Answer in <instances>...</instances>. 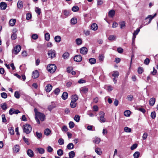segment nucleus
Segmentation results:
<instances>
[{"mask_svg":"<svg viewBox=\"0 0 158 158\" xmlns=\"http://www.w3.org/2000/svg\"><path fill=\"white\" fill-rule=\"evenodd\" d=\"M140 153L139 152H136L133 154L134 158H138L139 156Z\"/></svg>","mask_w":158,"mask_h":158,"instance_id":"obj_43","label":"nucleus"},{"mask_svg":"<svg viewBox=\"0 0 158 158\" xmlns=\"http://www.w3.org/2000/svg\"><path fill=\"white\" fill-rule=\"evenodd\" d=\"M69 53L67 52H66L63 54L62 56L64 59H67L69 57Z\"/></svg>","mask_w":158,"mask_h":158,"instance_id":"obj_47","label":"nucleus"},{"mask_svg":"<svg viewBox=\"0 0 158 158\" xmlns=\"http://www.w3.org/2000/svg\"><path fill=\"white\" fill-rule=\"evenodd\" d=\"M89 60L90 63L91 64H94L96 62V59L94 58H90L89 59Z\"/></svg>","mask_w":158,"mask_h":158,"instance_id":"obj_31","label":"nucleus"},{"mask_svg":"<svg viewBox=\"0 0 158 158\" xmlns=\"http://www.w3.org/2000/svg\"><path fill=\"white\" fill-rule=\"evenodd\" d=\"M52 86L51 85H48L45 87L46 91L47 92H49L52 90Z\"/></svg>","mask_w":158,"mask_h":158,"instance_id":"obj_16","label":"nucleus"},{"mask_svg":"<svg viewBox=\"0 0 158 158\" xmlns=\"http://www.w3.org/2000/svg\"><path fill=\"white\" fill-rule=\"evenodd\" d=\"M119 75V73L117 71H114L112 72V75L114 78H117Z\"/></svg>","mask_w":158,"mask_h":158,"instance_id":"obj_13","label":"nucleus"},{"mask_svg":"<svg viewBox=\"0 0 158 158\" xmlns=\"http://www.w3.org/2000/svg\"><path fill=\"white\" fill-rule=\"evenodd\" d=\"M61 38L60 36L59 35L56 36L54 38V40L55 42L59 43L61 41Z\"/></svg>","mask_w":158,"mask_h":158,"instance_id":"obj_21","label":"nucleus"},{"mask_svg":"<svg viewBox=\"0 0 158 158\" xmlns=\"http://www.w3.org/2000/svg\"><path fill=\"white\" fill-rule=\"evenodd\" d=\"M27 153V155L30 157H32L34 156V152L31 149H28Z\"/></svg>","mask_w":158,"mask_h":158,"instance_id":"obj_9","label":"nucleus"},{"mask_svg":"<svg viewBox=\"0 0 158 158\" xmlns=\"http://www.w3.org/2000/svg\"><path fill=\"white\" fill-rule=\"evenodd\" d=\"M127 99L128 101H131L133 99V96L132 95H128L127 96Z\"/></svg>","mask_w":158,"mask_h":158,"instance_id":"obj_40","label":"nucleus"},{"mask_svg":"<svg viewBox=\"0 0 158 158\" xmlns=\"http://www.w3.org/2000/svg\"><path fill=\"white\" fill-rule=\"evenodd\" d=\"M71 23L72 24H75L77 23V19L76 18H73L71 19Z\"/></svg>","mask_w":158,"mask_h":158,"instance_id":"obj_25","label":"nucleus"},{"mask_svg":"<svg viewBox=\"0 0 158 158\" xmlns=\"http://www.w3.org/2000/svg\"><path fill=\"white\" fill-rule=\"evenodd\" d=\"M48 55L49 58H52L56 56V51L53 50H50L48 51Z\"/></svg>","mask_w":158,"mask_h":158,"instance_id":"obj_4","label":"nucleus"},{"mask_svg":"<svg viewBox=\"0 0 158 158\" xmlns=\"http://www.w3.org/2000/svg\"><path fill=\"white\" fill-rule=\"evenodd\" d=\"M80 91L83 93H85L88 91V89L85 87H82L80 88Z\"/></svg>","mask_w":158,"mask_h":158,"instance_id":"obj_27","label":"nucleus"},{"mask_svg":"<svg viewBox=\"0 0 158 158\" xmlns=\"http://www.w3.org/2000/svg\"><path fill=\"white\" fill-rule=\"evenodd\" d=\"M53 92L56 95H57L60 92V90L59 88H57Z\"/></svg>","mask_w":158,"mask_h":158,"instance_id":"obj_61","label":"nucleus"},{"mask_svg":"<svg viewBox=\"0 0 158 158\" xmlns=\"http://www.w3.org/2000/svg\"><path fill=\"white\" fill-rule=\"evenodd\" d=\"M35 11L37 13L38 15H40L41 13V9L40 8L38 7H36L35 8Z\"/></svg>","mask_w":158,"mask_h":158,"instance_id":"obj_44","label":"nucleus"},{"mask_svg":"<svg viewBox=\"0 0 158 158\" xmlns=\"http://www.w3.org/2000/svg\"><path fill=\"white\" fill-rule=\"evenodd\" d=\"M7 7L6 4L4 2H2L0 3V7L1 9L3 10H5Z\"/></svg>","mask_w":158,"mask_h":158,"instance_id":"obj_10","label":"nucleus"},{"mask_svg":"<svg viewBox=\"0 0 158 158\" xmlns=\"http://www.w3.org/2000/svg\"><path fill=\"white\" fill-rule=\"evenodd\" d=\"M76 102L71 101L70 105L72 108H74L76 106Z\"/></svg>","mask_w":158,"mask_h":158,"instance_id":"obj_41","label":"nucleus"},{"mask_svg":"<svg viewBox=\"0 0 158 158\" xmlns=\"http://www.w3.org/2000/svg\"><path fill=\"white\" fill-rule=\"evenodd\" d=\"M13 150L14 152L17 153L19 151V146L18 145H15L13 148Z\"/></svg>","mask_w":158,"mask_h":158,"instance_id":"obj_14","label":"nucleus"},{"mask_svg":"<svg viewBox=\"0 0 158 158\" xmlns=\"http://www.w3.org/2000/svg\"><path fill=\"white\" fill-rule=\"evenodd\" d=\"M21 47L20 45H17L14 47L12 50V52L15 54H17L20 51Z\"/></svg>","mask_w":158,"mask_h":158,"instance_id":"obj_3","label":"nucleus"},{"mask_svg":"<svg viewBox=\"0 0 158 158\" xmlns=\"http://www.w3.org/2000/svg\"><path fill=\"white\" fill-rule=\"evenodd\" d=\"M79 10V8L78 6H73L72 8V10L74 12L77 11Z\"/></svg>","mask_w":158,"mask_h":158,"instance_id":"obj_42","label":"nucleus"},{"mask_svg":"<svg viewBox=\"0 0 158 158\" xmlns=\"http://www.w3.org/2000/svg\"><path fill=\"white\" fill-rule=\"evenodd\" d=\"M116 39V36L114 35H110L108 37V40H115Z\"/></svg>","mask_w":158,"mask_h":158,"instance_id":"obj_35","label":"nucleus"},{"mask_svg":"<svg viewBox=\"0 0 158 158\" xmlns=\"http://www.w3.org/2000/svg\"><path fill=\"white\" fill-rule=\"evenodd\" d=\"M88 49L85 47H83L80 49V53L83 55H85L87 53Z\"/></svg>","mask_w":158,"mask_h":158,"instance_id":"obj_8","label":"nucleus"},{"mask_svg":"<svg viewBox=\"0 0 158 158\" xmlns=\"http://www.w3.org/2000/svg\"><path fill=\"white\" fill-rule=\"evenodd\" d=\"M2 122L3 123H5L6 122V118L5 115L4 114L2 115Z\"/></svg>","mask_w":158,"mask_h":158,"instance_id":"obj_62","label":"nucleus"},{"mask_svg":"<svg viewBox=\"0 0 158 158\" xmlns=\"http://www.w3.org/2000/svg\"><path fill=\"white\" fill-rule=\"evenodd\" d=\"M95 152L98 155H101L102 154L101 149L98 148H97L95 149Z\"/></svg>","mask_w":158,"mask_h":158,"instance_id":"obj_24","label":"nucleus"},{"mask_svg":"<svg viewBox=\"0 0 158 158\" xmlns=\"http://www.w3.org/2000/svg\"><path fill=\"white\" fill-rule=\"evenodd\" d=\"M36 135L37 138L38 139L41 138L42 136L41 133L40 132H36Z\"/></svg>","mask_w":158,"mask_h":158,"instance_id":"obj_53","label":"nucleus"},{"mask_svg":"<svg viewBox=\"0 0 158 158\" xmlns=\"http://www.w3.org/2000/svg\"><path fill=\"white\" fill-rule=\"evenodd\" d=\"M74 119L77 122H79L80 120V117L78 115H76L74 118Z\"/></svg>","mask_w":158,"mask_h":158,"instance_id":"obj_34","label":"nucleus"},{"mask_svg":"<svg viewBox=\"0 0 158 158\" xmlns=\"http://www.w3.org/2000/svg\"><path fill=\"white\" fill-rule=\"evenodd\" d=\"M136 35H134L133 34V37H132V45L133 46H135V38L136 37Z\"/></svg>","mask_w":158,"mask_h":158,"instance_id":"obj_45","label":"nucleus"},{"mask_svg":"<svg viewBox=\"0 0 158 158\" xmlns=\"http://www.w3.org/2000/svg\"><path fill=\"white\" fill-rule=\"evenodd\" d=\"M108 14L109 17L112 18L114 15L115 11L114 10H111L109 12Z\"/></svg>","mask_w":158,"mask_h":158,"instance_id":"obj_17","label":"nucleus"},{"mask_svg":"<svg viewBox=\"0 0 158 158\" xmlns=\"http://www.w3.org/2000/svg\"><path fill=\"white\" fill-rule=\"evenodd\" d=\"M104 58V56L103 55L99 56L98 57L99 59L101 61H102L103 60Z\"/></svg>","mask_w":158,"mask_h":158,"instance_id":"obj_63","label":"nucleus"},{"mask_svg":"<svg viewBox=\"0 0 158 158\" xmlns=\"http://www.w3.org/2000/svg\"><path fill=\"white\" fill-rule=\"evenodd\" d=\"M16 23V20L15 19H10L9 22V23L10 25L11 26H13Z\"/></svg>","mask_w":158,"mask_h":158,"instance_id":"obj_19","label":"nucleus"},{"mask_svg":"<svg viewBox=\"0 0 158 158\" xmlns=\"http://www.w3.org/2000/svg\"><path fill=\"white\" fill-rule=\"evenodd\" d=\"M76 43L78 45H80L82 43V40L80 38H77L76 40Z\"/></svg>","mask_w":158,"mask_h":158,"instance_id":"obj_28","label":"nucleus"},{"mask_svg":"<svg viewBox=\"0 0 158 158\" xmlns=\"http://www.w3.org/2000/svg\"><path fill=\"white\" fill-rule=\"evenodd\" d=\"M150 61V60L149 59L147 58H146L144 60V63L146 65H148Z\"/></svg>","mask_w":158,"mask_h":158,"instance_id":"obj_58","label":"nucleus"},{"mask_svg":"<svg viewBox=\"0 0 158 158\" xmlns=\"http://www.w3.org/2000/svg\"><path fill=\"white\" fill-rule=\"evenodd\" d=\"M143 72V69L142 68L139 67V68L138 70V73L139 74H141Z\"/></svg>","mask_w":158,"mask_h":158,"instance_id":"obj_60","label":"nucleus"},{"mask_svg":"<svg viewBox=\"0 0 158 158\" xmlns=\"http://www.w3.org/2000/svg\"><path fill=\"white\" fill-rule=\"evenodd\" d=\"M74 145L73 143H69L67 146V148L69 150L73 148Z\"/></svg>","mask_w":158,"mask_h":158,"instance_id":"obj_29","label":"nucleus"},{"mask_svg":"<svg viewBox=\"0 0 158 158\" xmlns=\"http://www.w3.org/2000/svg\"><path fill=\"white\" fill-rule=\"evenodd\" d=\"M151 116L152 118H154L156 117V113L155 111L152 112L151 114Z\"/></svg>","mask_w":158,"mask_h":158,"instance_id":"obj_59","label":"nucleus"},{"mask_svg":"<svg viewBox=\"0 0 158 158\" xmlns=\"http://www.w3.org/2000/svg\"><path fill=\"white\" fill-rule=\"evenodd\" d=\"M51 133V131L49 129H46L45 130L44 133L46 135H49Z\"/></svg>","mask_w":158,"mask_h":158,"instance_id":"obj_38","label":"nucleus"},{"mask_svg":"<svg viewBox=\"0 0 158 158\" xmlns=\"http://www.w3.org/2000/svg\"><path fill=\"white\" fill-rule=\"evenodd\" d=\"M37 150L38 151L39 153L41 154H43L45 151L44 149L41 148H38L37 149Z\"/></svg>","mask_w":158,"mask_h":158,"instance_id":"obj_26","label":"nucleus"},{"mask_svg":"<svg viewBox=\"0 0 158 158\" xmlns=\"http://www.w3.org/2000/svg\"><path fill=\"white\" fill-rule=\"evenodd\" d=\"M100 141V139L98 138H96L93 140V142L95 144H99Z\"/></svg>","mask_w":158,"mask_h":158,"instance_id":"obj_39","label":"nucleus"},{"mask_svg":"<svg viewBox=\"0 0 158 158\" xmlns=\"http://www.w3.org/2000/svg\"><path fill=\"white\" fill-rule=\"evenodd\" d=\"M155 102V99L154 98H150L149 101V105L151 106H153Z\"/></svg>","mask_w":158,"mask_h":158,"instance_id":"obj_18","label":"nucleus"},{"mask_svg":"<svg viewBox=\"0 0 158 158\" xmlns=\"http://www.w3.org/2000/svg\"><path fill=\"white\" fill-rule=\"evenodd\" d=\"M71 11L70 10H65L63 11L62 12L66 17H68L71 14Z\"/></svg>","mask_w":158,"mask_h":158,"instance_id":"obj_11","label":"nucleus"},{"mask_svg":"<svg viewBox=\"0 0 158 158\" xmlns=\"http://www.w3.org/2000/svg\"><path fill=\"white\" fill-rule=\"evenodd\" d=\"M99 121L101 123H105L106 122V119L104 118V116H100Z\"/></svg>","mask_w":158,"mask_h":158,"instance_id":"obj_33","label":"nucleus"},{"mask_svg":"<svg viewBox=\"0 0 158 158\" xmlns=\"http://www.w3.org/2000/svg\"><path fill=\"white\" fill-rule=\"evenodd\" d=\"M78 98L76 95H74L72 96V100L73 101L76 102V101L78 100Z\"/></svg>","mask_w":158,"mask_h":158,"instance_id":"obj_23","label":"nucleus"},{"mask_svg":"<svg viewBox=\"0 0 158 158\" xmlns=\"http://www.w3.org/2000/svg\"><path fill=\"white\" fill-rule=\"evenodd\" d=\"M9 133L11 135H13L14 134V131L13 128L12 127H11L9 129Z\"/></svg>","mask_w":158,"mask_h":158,"instance_id":"obj_50","label":"nucleus"},{"mask_svg":"<svg viewBox=\"0 0 158 158\" xmlns=\"http://www.w3.org/2000/svg\"><path fill=\"white\" fill-rule=\"evenodd\" d=\"M56 68V66L54 64H49L47 67L48 70L51 73H54Z\"/></svg>","mask_w":158,"mask_h":158,"instance_id":"obj_2","label":"nucleus"},{"mask_svg":"<svg viewBox=\"0 0 158 158\" xmlns=\"http://www.w3.org/2000/svg\"><path fill=\"white\" fill-rule=\"evenodd\" d=\"M59 144L60 145H63L64 143V139L62 138H60L58 140Z\"/></svg>","mask_w":158,"mask_h":158,"instance_id":"obj_48","label":"nucleus"},{"mask_svg":"<svg viewBox=\"0 0 158 158\" xmlns=\"http://www.w3.org/2000/svg\"><path fill=\"white\" fill-rule=\"evenodd\" d=\"M69 127L70 128H72L74 127L75 124L73 122H70L69 123Z\"/></svg>","mask_w":158,"mask_h":158,"instance_id":"obj_56","label":"nucleus"},{"mask_svg":"<svg viewBox=\"0 0 158 158\" xmlns=\"http://www.w3.org/2000/svg\"><path fill=\"white\" fill-rule=\"evenodd\" d=\"M156 13H155L153 16H152V15H148L145 19V20H146L147 19H149V21H148V23H146V24H145V25H146V24H148L156 16Z\"/></svg>","mask_w":158,"mask_h":158,"instance_id":"obj_7","label":"nucleus"},{"mask_svg":"<svg viewBox=\"0 0 158 158\" xmlns=\"http://www.w3.org/2000/svg\"><path fill=\"white\" fill-rule=\"evenodd\" d=\"M23 132L27 134L30 133L32 129L31 126L29 124H26L23 125Z\"/></svg>","mask_w":158,"mask_h":158,"instance_id":"obj_1","label":"nucleus"},{"mask_svg":"<svg viewBox=\"0 0 158 158\" xmlns=\"http://www.w3.org/2000/svg\"><path fill=\"white\" fill-rule=\"evenodd\" d=\"M69 155L70 158H73L75 156V153L74 151H72L69 153Z\"/></svg>","mask_w":158,"mask_h":158,"instance_id":"obj_30","label":"nucleus"},{"mask_svg":"<svg viewBox=\"0 0 158 158\" xmlns=\"http://www.w3.org/2000/svg\"><path fill=\"white\" fill-rule=\"evenodd\" d=\"M124 131L126 132H130L131 131V129L128 127H125L124 128Z\"/></svg>","mask_w":158,"mask_h":158,"instance_id":"obj_52","label":"nucleus"},{"mask_svg":"<svg viewBox=\"0 0 158 158\" xmlns=\"http://www.w3.org/2000/svg\"><path fill=\"white\" fill-rule=\"evenodd\" d=\"M45 39L47 41H48L50 39V35L49 33L47 32L45 34Z\"/></svg>","mask_w":158,"mask_h":158,"instance_id":"obj_22","label":"nucleus"},{"mask_svg":"<svg viewBox=\"0 0 158 158\" xmlns=\"http://www.w3.org/2000/svg\"><path fill=\"white\" fill-rule=\"evenodd\" d=\"M1 97L3 98H6L7 97V94L6 93L3 92L1 94Z\"/></svg>","mask_w":158,"mask_h":158,"instance_id":"obj_51","label":"nucleus"},{"mask_svg":"<svg viewBox=\"0 0 158 158\" xmlns=\"http://www.w3.org/2000/svg\"><path fill=\"white\" fill-rule=\"evenodd\" d=\"M91 29L94 31H96L98 29V26L95 23H93L91 26Z\"/></svg>","mask_w":158,"mask_h":158,"instance_id":"obj_15","label":"nucleus"},{"mask_svg":"<svg viewBox=\"0 0 158 158\" xmlns=\"http://www.w3.org/2000/svg\"><path fill=\"white\" fill-rule=\"evenodd\" d=\"M120 28H123V27H125V21H122L120 23Z\"/></svg>","mask_w":158,"mask_h":158,"instance_id":"obj_54","label":"nucleus"},{"mask_svg":"<svg viewBox=\"0 0 158 158\" xmlns=\"http://www.w3.org/2000/svg\"><path fill=\"white\" fill-rule=\"evenodd\" d=\"M130 113L131 112L129 110H127L124 111V114L125 116L128 117L130 116Z\"/></svg>","mask_w":158,"mask_h":158,"instance_id":"obj_37","label":"nucleus"},{"mask_svg":"<svg viewBox=\"0 0 158 158\" xmlns=\"http://www.w3.org/2000/svg\"><path fill=\"white\" fill-rule=\"evenodd\" d=\"M38 38V36L37 34H34L32 35L31 38L34 40H37Z\"/></svg>","mask_w":158,"mask_h":158,"instance_id":"obj_49","label":"nucleus"},{"mask_svg":"<svg viewBox=\"0 0 158 158\" xmlns=\"http://www.w3.org/2000/svg\"><path fill=\"white\" fill-rule=\"evenodd\" d=\"M15 109L14 108L10 109L9 111V114L10 115H12L15 114Z\"/></svg>","mask_w":158,"mask_h":158,"instance_id":"obj_57","label":"nucleus"},{"mask_svg":"<svg viewBox=\"0 0 158 158\" xmlns=\"http://www.w3.org/2000/svg\"><path fill=\"white\" fill-rule=\"evenodd\" d=\"M35 116L38 118H39L41 121H44L45 118V115L44 114L40 112L38 113V114Z\"/></svg>","mask_w":158,"mask_h":158,"instance_id":"obj_5","label":"nucleus"},{"mask_svg":"<svg viewBox=\"0 0 158 158\" xmlns=\"http://www.w3.org/2000/svg\"><path fill=\"white\" fill-rule=\"evenodd\" d=\"M1 106L4 110H6L7 108L6 104L5 103H4L1 104Z\"/></svg>","mask_w":158,"mask_h":158,"instance_id":"obj_36","label":"nucleus"},{"mask_svg":"<svg viewBox=\"0 0 158 158\" xmlns=\"http://www.w3.org/2000/svg\"><path fill=\"white\" fill-rule=\"evenodd\" d=\"M18 7L19 8H22L23 7V3L22 1H19L17 3Z\"/></svg>","mask_w":158,"mask_h":158,"instance_id":"obj_32","label":"nucleus"},{"mask_svg":"<svg viewBox=\"0 0 158 158\" xmlns=\"http://www.w3.org/2000/svg\"><path fill=\"white\" fill-rule=\"evenodd\" d=\"M82 60L81 56L80 55H76L74 57V60L75 61L77 62H81Z\"/></svg>","mask_w":158,"mask_h":158,"instance_id":"obj_6","label":"nucleus"},{"mask_svg":"<svg viewBox=\"0 0 158 158\" xmlns=\"http://www.w3.org/2000/svg\"><path fill=\"white\" fill-rule=\"evenodd\" d=\"M15 96L17 98H19L20 97V95L19 92L18 91H16L15 93Z\"/></svg>","mask_w":158,"mask_h":158,"instance_id":"obj_55","label":"nucleus"},{"mask_svg":"<svg viewBox=\"0 0 158 158\" xmlns=\"http://www.w3.org/2000/svg\"><path fill=\"white\" fill-rule=\"evenodd\" d=\"M137 146V144H133L131 147V150H133L134 149H135Z\"/></svg>","mask_w":158,"mask_h":158,"instance_id":"obj_64","label":"nucleus"},{"mask_svg":"<svg viewBox=\"0 0 158 158\" xmlns=\"http://www.w3.org/2000/svg\"><path fill=\"white\" fill-rule=\"evenodd\" d=\"M68 96V93L66 92H64L62 95L61 97L63 99L65 100L67 98Z\"/></svg>","mask_w":158,"mask_h":158,"instance_id":"obj_20","label":"nucleus"},{"mask_svg":"<svg viewBox=\"0 0 158 158\" xmlns=\"http://www.w3.org/2000/svg\"><path fill=\"white\" fill-rule=\"evenodd\" d=\"M57 153L59 156H61L63 154V151L62 149H59L57 151Z\"/></svg>","mask_w":158,"mask_h":158,"instance_id":"obj_46","label":"nucleus"},{"mask_svg":"<svg viewBox=\"0 0 158 158\" xmlns=\"http://www.w3.org/2000/svg\"><path fill=\"white\" fill-rule=\"evenodd\" d=\"M39 76V73L37 70H35L33 72L32 77L34 78H37Z\"/></svg>","mask_w":158,"mask_h":158,"instance_id":"obj_12","label":"nucleus"}]
</instances>
